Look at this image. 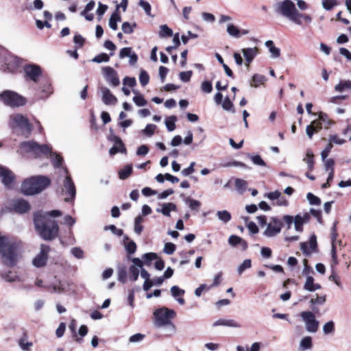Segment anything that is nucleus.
<instances>
[{"label": "nucleus", "mask_w": 351, "mask_h": 351, "mask_svg": "<svg viewBox=\"0 0 351 351\" xmlns=\"http://www.w3.org/2000/svg\"><path fill=\"white\" fill-rule=\"evenodd\" d=\"M274 11L297 25H302V19L306 23H311L312 17L309 14L300 12L291 0H283L278 1L274 5Z\"/></svg>", "instance_id": "obj_1"}, {"label": "nucleus", "mask_w": 351, "mask_h": 351, "mask_svg": "<svg viewBox=\"0 0 351 351\" xmlns=\"http://www.w3.org/2000/svg\"><path fill=\"white\" fill-rule=\"evenodd\" d=\"M34 223L36 232L43 239L51 241L58 236V222L47 217V215H43V211H38L34 214Z\"/></svg>", "instance_id": "obj_2"}, {"label": "nucleus", "mask_w": 351, "mask_h": 351, "mask_svg": "<svg viewBox=\"0 0 351 351\" xmlns=\"http://www.w3.org/2000/svg\"><path fill=\"white\" fill-rule=\"evenodd\" d=\"M22 250L21 241H10L8 237L0 234V255L4 265L14 267L18 262Z\"/></svg>", "instance_id": "obj_3"}, {"label": "nucleus", "mask_w": 351, "mask_h": 351, "mask_svg": "<svg viewBox=\"0 0 351 351\" xmlns=\"http://www.w3.org/2000/svg\"><path fill=\"white\" fill-rule=\"evenodd\" d=\"M51 146L46 144L40 145L36 141H28L20 144V153L25 157L32 158H48L51 153Z\"/></svg>", "instance_id": "obj_4"}, {"label": "nucleus", "mask_w": 351, "mask_h": 351, "mask_svg": "<svg viewBox=\"0 0 351 351\" xmlns=\"http://www.w3.org/2000/svg\"><path fill=\"white\" fill-rule=\"evenodd\" d=\"M50 179L44 176H32L23 181L21 192L25 195L38 194L50 185Z\"/></svg>", "instance_id": "obj_5"}, {"label": "nucleus", "mask_w": 351, "mask_h": 351, "mask_svg": "<svg viewBox=\"0 0 351 351\" xmlns=\"http://www.w3.org/2000/svg\"><path fill=\"white\" fill-rule=\"evenodd\" d=\"M10 125L15 132L26 138L30 135L32 130V125L28 119L21 114L10 117Z\"/></svg>", "instance_id": "obj_6"}, {"label": "nucleus", "mask_w": 351, "mask_h": 351, "mask_svg": "<svg viewBox=\"0 0 351 351\" xmlns=\"http://www.w3.org/2000/svg\"><path fill=\"white\" fill-rule=\"evenodd\" d=\"M176 316V312L172 309L162 307L156 310L154 313V324L157 327H162L167 325H171L174 328L175 326L171 322V319Z\"/></svg>", "instance_id": "obj_7"}, {"label": "nucleus", "mask_w": 351, "mask_h": 351, "mask_svg": "<svg viewBox=\"0 0 351 351\" xmlns=\"http://www.w3.org/2000/svg\"><path fill=\"white\" fill-rule=\"evenodd\" d=\"M35 85L34 87V96L38 99H46L53 93L51 82L48 78H42Z\"/></svg>", "instance_id": "obj_8"}, {"label": "nucleus", "mask_w": 351, "mask_h": 351, "mask_svg": "<svg viewBox=\"0 0 351 351\" xmlns=\"http://www.w3.org/2000/svg\"><path fill=\"white\" fill-rule=\"evenodd\" d=\"M0 100L6 106L18 107L25 105V99L12 90H4L0 94Z\"/></svg>", "instance_id": "obj_9"}, {"label": "nucleus", "mask_w": 351, "mask_h": 351, "mask_svg": "<svg viewBox=\"0 0 351 351\" xmlns=\"http://www.w3.org/2000/svg\"><path fill=\"white\" fill-rule=\"evenodd\" d=\"M25 79L27 82L38 83L42 78L41 68L36 64H27L24 66Z\"/></svg>", "instance_id": "obj_10"}, {"label": "nucleus", "mask_w": 351, "mask_h": 351, "mask_svg": "<svg viewBox=\"0 0 351 351\" xmlns=\"http://www.w3.org/2000/svg\"><path fill=\"white\" fill-rule=\"evenodd\" d=\"M300 316L305 324L306 330L311 333H315L317 331L319 321L315 318L314 313L311 311H303Z\"/></svg>", "instance_id": "obj_11"}, {"label": "nucleus", "mask_w": 351, "mask_h": 351, "mask_svg": "<svg viewBox=\"0 0 351 351\" xmlns=\"http://www.w3.org/2000/svg\"><path fill=\"white\" fill-rule=\"evenodd\" d=\"M283 226L282 221L277 217H271V221L267 224V228L263 232L266 237L271 238L279 234Z\"/></svg>", "instance_id": "obj_12"}, {"label": "nucleus", "mask_w": 351, "mask_h": 351, "mask_svg": "<svg viewBox=\"0 0 351 351\" xmlns=\"http://www.w3.org/2000/svg\"><path fill=\"white\" fill-rule=\"evenodd\" d=\"M63 171L66 174L65 178L63 182L64 189L66 195L69 196L64 198V201L68 202L74 200L76 195V189L74 182L71 179V177L69 175H68V171L66 168H64Z\"/></svg>", "instance_id": "obj_13"}, {"label": "nucleus", "mask_w": 351, "mask_h": 351, "mask_svg": "<svg viewBox=\"0 0 351 351\" xmlns=\"http://www.w3.org/2000/svg\"><path fill=\"white\" fill-rule=\"evenodd\" d=\"M0 178L7 189H12L15 185V176L12 171L0 165Z\"/></svg>", "instance_id": "obj_14"}, {"label": "nucleus", "mask_w": 351, "mask_h": 351, "mask_svg": "<svg viewBox=\"0 0 351 351\" xmlns=\"http://www.w3.org/2000/svg\"><path fill=\"white\" fill-rule=\"evenodd\" d=\"M49 252L50 247L47 245L42 244L39 254L33 259V265L36 267H44L47 263Z\"/></svg>", "instance_id": "obj_15"}, {"label": "nucleus", "mask_w": 351, "mask_h": 351, "mask_svg": "<svg viewBox=\"0 0 351 351\" xmlns=\"http://www.w3.org/2000/svg\"><path fill=\"white\" fill-rule=\"evenodd\" d=\"M131 261L133 265L128 269L129 279L132 282H135L139 276V269H142L143 261L139 258H132Z\"/></svg>", "instance_id": "obj_16"}, {"label": "nucleus", "mask_w": 351, "mask_h": 351, "mask_svg": "<svg viewBox=\"0 0 351 351\" xmlns=\"http://www.w3.org/2000/svg\"><path fill=\"white\" fill-rule=\"evenodd\" d=\"M103 75L109 84L112 86H117L120 82L117 71L112 67L106 66L103 68Z\"/></svg>", "instance_id": "obj_17"}, {"label": "nucleus", "mask_w": 351, "mask_h": 351, "mask_svg": "<svg viewBox=\"0 0 351 351\" xmlns=\"http://www.w3.org/2000/svg\"><path fill=\"white\" fill-rule=\"evenodd\" d=\"M12 207L15 213L19 214L26 213L29 212L31 208L29 203L27 200L22 198L13 200Z\"/></svg>", "instance_id": "obj_18"}, {"label": "nucleus", "mask_w": 351, "mask_h": 351, "mask_svg": "<svg viewBox=\"0 0 351 351\" xmlns=\"http://www.w3.org/2000/svg\"><path fill=\"white\" fill-rule=\"evenodd\" d=\"M317 237L315 234H312L308 243L302 242L300 243V249L304 255L309 256L311 252L317 251Z\"/></svg>", "instance_id": "obj_19"}, {"label": "nucleus", "mask_w": 351, "mask_h": 351, "mask_svg": "<svg viewBox=\"0 0 351 351\" xmlns=\"http://www.w3.org/2000/svg\"><path fill=\"white\" fill-rule=\"evenodd\" d=\"M19 62L16 58H9L5 60L4 65H2L1 70L4 73H14L19 67Z\"/></svg>", "instance_id": "obj_20"}, {"label": "nucleus", "mask_w": 351, "mask_h": 351, "mask_svg": "<svg viewBox=\"0 0 351 351\" xmlns=\"http://www.w3.org/2000/svg\"><path fill=\"white\" fill-rule=\"evenodd\" d=\"M102 101L106 105H114L117 102V97L113 95L110 90L106 87H101Z\"/></svg>", "instance_id": "obj_21"}, {"label": "nucleus", "mask_w": 351, "mask_h": 351, "mask_svg": "<svg viewBox=\"0 0 351 351\" xmlns=\"http://www.w3.org/2000/svg\"><path fill=\"white\" fill-rule=\"evenodd\" d=\"M242 53L247 65H249L257 56L258 49L256 47L244 48L242 49Z\"/></svg>", "instance_id": "obj_22"}, {"label": "nucleus", "mask_w": 351, "mask_h": 351, "mask_svg": "<svg viewBox=\"0 0 351 351\" xmlns=\"http://www.w3.org/2000/svg\"><path fill=\"white\" fill-rule=\"evenodd\" d=\"M161 208H157L156 212L162 213L163 215L166 217H170L171 211H176L177 206L175 204L169 202V203H163L161 204Z\"/></svg>", "instance_id": "obj_23"}, {"label": "nucleus", "mask_w": 351, "mask_h": 351, "mask_svg": "<svg viewBox=\"0 0 351 351\" xmlns=\"http://www.w3.org/2000/svg\"><path fill=\"white\" fill-rule=\"evenodd\" d=\"M224 326L232 328H240L241 324L234 319H219L213 323V326Z\"/></svg>", "instance_id": "obj_24"}, {"label": "nucleus", "mask_w": 351, "mask_h": 351, "mask_svg": "<svg viewBox=\"0 0 351 351\" xmlns=\"http://www.w3.org/2000/svg\"><path fill=\"white\" fill-rule=\"evenodd\" d=\"M184 198L183 200L184 203L189 207L191 210H194L198 212L201 207V202L197 199H194L191 198L190 197H184L182 195Z\"/></svg>", "instance_id": "obj_25"}, {"label": "nucleus", "mask_w": 351, "mask_h": 351, "mask_svg": "<svg viewBox=\"0 0 351 351\" xmlns=\"http://www.w3.org/2000/svg\"><path fill=\"white\" fill-rule=\"evenodd\" d=\"M304 289L308 291H315L316 290L320 289L321 285L319 284H315L313 278L309 276L306 277V282L304 285Z\"/></svg>", "instance_id": "obj_26"}, {"label": "nucleus", "mask_w": 351, "mask_h": 351, "mask_svg": "<svg viewBox=\"0 0 351 351\" xmlns=\"http://www.w3.org/2000/svg\"><path fill=\"white\" fill-rule=\"evenodd\" d=\"M50 157L51 162L55 168L60 167L63 162V158L58 154L52 152V149H51V153L49 154L48 158Z\"/></svg>", "instance_id": "obj_27"}, {"label": "nucleus", "mask_w": 351, "mask_h": 351, "mask_svg": "<svg viewBox=\"0 0 351 351\" xmlns=\"http://www.w3.org/2000/svg\"><path fill=\"white\" fill-rule=\"evenodd\" d=\"M265 46L268 48L272 58H276L280 56V50L279 48L274 46L272 40L266 41Z\"/></svg>", "instance_id": "obj_28"}, {"label": "nucleus", "mask_w": 351, "mask_h": 351, "mask_svg": "<svg viewBox=\"0 0 351 351\" xmlns=\"http://www.w3.org/2000/svg\"><path fill=\"white\" fill-rule=\"evenodd\" d=\"M158 258V256L156 253L149 252L143 254L142 256L143 266H150L152 265V262Z\"/></svg>", "instance_id": "obj_29"}, {"label": "nucleus", "mask_w": 351, "mask_h": 351, "mask_svg": "<svg viewBox=\"0 0 351 351\" xmlns=\"http://www.w3.org/2000/svg\"><path fill=\"white\" fill-rule=\"evenodd\" d=\"M234 184L237 191L240 193L243 194L247 189V182L241 178L234 179Z\"/></svg>", "instance_id": "obj_30"}, {"label": "nucleus", "mask_w": 351, "mask_h": 351, "mask_svg": "<svg viewBox=\"0 0 351 351\" xmlns=\"http://www.w3.org/2000/svg\"><path fill=\"white\" fill-rule=\"evenodd\" d=\"M314 156L313 152L311 149H307L306 153V157L303 160L306 163L308 169L312 171L314 168Z\"/></svg>", "instance_id": "obj_31"}, {"label": "nucleus", "mask_w": 351, "mask_h": 351, "mask_svg": "<svg viewBox=\"0 0 351 351\" xmlns=\"http://www.w3.org/2000/svg\"><path fill=\"white\" fill-rule=\"evenodd\" d=\"M216 215L219 220L224 223H228L232 219L231 214L226 210L217 211Z\"/></svg>", "instance_id": "obj_32"}, {"label": "nucleus", "mask_w": 351, "mask_h": 351, "mask_svg": "<svg viewBox=\"0 0 351 351\" xmlns=\"http://www.w3.org/2000/svg\"><path fill=\"white\" fill-rule=\"evenodd\" d=\"M346 89L351 90L350 80H340L339 83L335 86V90L342 93Z\"/></svg>", "instance_id": "obj_33"}, {"label": "nucleus", "mask_w": 351, "mask_h": 351, "mask_svg": "<svg viewBox=\"0 0 351 351\" xmlns=\"http://www.w3.org/2000/svg\"><path fill=\"white\" fill-rule=\"evenodd\" d=\"M265 81V76L260 74H254L252 77L250 85L254 87H258L261 84H263Z\"/></svg>", "instance_id": "obj_34"}, {"label": "nucleus", "mask_w": 351, "mask_h": 351, "mask_svg": "<svg viewBox=\"0 0 351 351\" xmlns=\"http://www.w3.org/2000/svg\"><path fill=\"white\" fill-rule=\"evenodd\" d=\"M128 269L125 265L119 266L117 269L118 280L124 284L127 281Z\"/></svg>", "instance_id": "obj_35"}, {"label": "nucleus", "mask_w": 351, "mask_h": 351, "mask_svg": "<svg viewBox=\"0 0 351 351\" xmlns=\"http://www.w3.org/2000/svg\"><path fill=\"white\" fill-rule=\"evenodd\" d=\"M119 152L123 154L126 153V148L123 143H121V145L119 143L114 144L109 150L110 156H113Z\"/></svg>", "instance_id": "obj_36"}, {"label": "nucleus", "mask_w": 351, "mask_h": 351, "mask_svg": "<svg viewBox=\"0 0 351 351\" xmlns=\"http://www.w3.org/2000/svg\"><path fill=\"white\" fill-rule=\"evenodd\" d=\"M132 173V165H128L119 171V177L121 180H125L128 178Z\"/></svg>", "instance_id": "obj_37"}, {"label": "nucleus", "mask_w": 351, "mask_h": 351, "mask_svg": "<svg viewBox=\"0 0 351 351\" xmlns=\"http://www.w3.org/2000/svg\"><path fill=\"white\" fill-rule=\"evenodd\" d=\"M144 221V218L142 215H139L135 218L134 220V232L140 235L143 230L142 223Z\"/></svg>", "instance_id": "obj_38"}, {"label": "nucleus", "mask_w": 351, "mask_h": 351, "mask_svg": "<svg viewBox=\"0 0 351 351\" xmlns=\"http://www.w3.org/2000/svg\"><path fill=\"white\" fill-rule=\"evenodd\" d=\"M1 276L5 281L9 282L21 281L20 278L16 274L11 271L2 274Z\"/></svg>", "instance_id": "obj_39"}, {"label": "nucleus", "mask_w": 351, "mask_h": 351, "mask_svg": "<svg viewBox=\"0 0 351 351\" xmlns=\"http://www.w3.org/2000/svg\"><path fill=\"white\" fill-rule=\"evenodd\" d=\"M312 346V338L311 337H305L300 341V348L303 350L311 349Z\"/></svg>", "instance_id": "obj_40"}, {"label": "nucleus", "mask_w": 351, "mask_h": 351, "mask_svg": "<svg viewBox=\"0 0 351 351\" xmlns=\"http://www.w3.org/2000/svg\"><path fill=\"white\" fill-rule=\"evenodd\" d=\"M173 36V31L167 25L160 26L159 36L160 38L171 37Z\"/></svg>", "instance_id": "obj_41"}, {"label": "nucleus", "mask_w": 351, "mask_h": 351, "mask_svg": "<svg viewBox=\"0 0 351 351\" xmlns=\"http://www.w3.org/2000/svg\"><path fill=\"white\" fill-rule=\"evenodd\" d=\"M76 326H77V322H76L75 319H72L69 325V328L71 330V332L73 335V337L75 338V341L79 343H81L83 341V339L79 338L77 336Z\"/></svg>", "instance_id": "obj_42"}, {"label": "nucleus", "mask_w": 351, "mask_h": 351, "mask_svg": "<svg viewBox=\"0 0 351 351\" xmlns=\"http://www.w3.org/2000/svg\"><path fill=\"white\" fill-rule=\"evenodd\" d=\"M227 32L228 34L234 38H239L240 37V30L237 27L234 25L230 23L227 26Z\"/></svg>", "instance_id": "obj_43"}, {"label": "nucleus", "mask_w": 351, "mask_h": 351, "mask_svg": "<svg viewBox=\"0 0 351 351\" xmlns=\"http://www.w3.org/2000/svg\"><path fill=\"white\" fill-rule=\"evenodd\" d=\"M176 121L177 118L176 116H170L165 120V125L169 132H172L176 129L175 123Z\"/></svg>", "instance_id": "obj_44"}, {"label": "nucleus", "mask_w": 351, "mask_h": 351, "mask_svg": "<svg viewBox=\"0 0 351 351\" xmlns=\"http://www.w3.org/2000/svg\"><path fill=\"white\" fill-rule=\"evenodd\" d=\"M121 21V17L117 14L114 13L111 15L109 20V26L113 30L117 29V22Z\"/></svg>", "instance_id": "obj_45"}, {"label": "nucleus", "mask_w": 351, "mask_h": 351, "mask_svg": "<svg viewBox=\"0 0 351 351\" xmlns=\"http://www.w3.org/2000/svg\"><path fill=\"white\" fill-rule=\"evenodd\" d=\"M252 267V261L250 259H245L243 263L237 268L239 275H241L244 271Z\"/></svg>", "instance_id": "obj_46"}, {"label": "nucleus", "mask_w": 351, "mask_h": 351, "mask_svg": "<svg viewBox=\"0 0 351 351\" xmlns=\"http://www.w3.org/2000/svg\"><path fill=\"white\" fill-rule=\"evenodd\" d=\"M322 4L324 10L330 11L337 5V0H322Z\"/></svg>", "instance_id": "obj_47"}, {"label": "nucleus", "mask_w": 351, "mask_h": 351, "mask_svg": "<svg viewBox=\"0 0 351 351\" xmlns=\"http://www.w3.org/2000/svg\"><path fill=\"white\" fill-rule=\"evenodd\" d=\"M293 221H294V226H295V230L298 232H302L303 230L302 226L305 223L302 219L301 215H295L293 219Z\"/></svg>", "instance_id": "obj_48"}, {"label": "nucleus", "mask_w": 351, "mask_h": 351, "mask_svg": "<svg viewBox=\"0 0 351 351\" xmlns=\"http://www.w3.org/2000/svg\"><path fill=\"white\" fill-rule=\"evenodd\" d=\"M139 81L143 86H146L149 83V76L146 71L143 69L141 70L139 75Z\"/></svg>", "instance_id": "obj_49"}, {"label": "nucleus", "mask_w": 351, "mask_h": 351, "mask_svg": "<svg viewBox=\"0 0 351 351\" xmlns=\"http://www.w3.org/2000/svg\"><path fill=\"white\" fill-rule=\"evenodd\" d=\"M222 107L225 110L227 111H231L232 112H234L235 111L233 104L228 96L225 97L222 103Z\"/></svg>", "instance_id": "obj_50"}, {"label": "nucleus", "mask_w": 351, "mask_h": 351, "mask_svg": "<svg viewBox=\"0 0 351 351\" xmlns=\"http://www.w3.org/2000/svg\"><path fill=\"white\" fill-rule=\"evenodd\" d=\"M110 60V57L105 53H101L97 56H96L92 61L93 62L101 63V62H108Z\"/></svg>", "instance_id": "obj_51"}, {"label": "nucleus", "mask_w": 351, "mask_h": 351, "mask_svg": "<svg viewBox=\"0 0 351 351\" xmlns=\"http://www.w3.org/2000/svg\"><path fill=\"white\" fill-rule=\"evenodd\" d=\"M138 5L145 10V12L147 16H153L151 13V5L147 1H145V0H140L138 2Z\"/></svg>", "instance_id": "obj_52"}, {"label": "nucleus", "mask_w": 351, "mask_h": 351, "mask_svg": "<svg viewBox=\"0 0 351 351\" xmlns=\"http://www.w3.org/2000/svg\"><path fill=\"white\" fill-rule=\"evenodd\" d=\"M136 26V23L131 25L129 22H124L122 24L121 29L125 34H132L134 32L133 28Z\"/></svg>", "instance_id": "obj_53"}, {"label": "nucleus", "mask_w": 351, "mask_h": 351, "mask_svg": "<svg viewBox=\"0 0 351 351\" xmlns=\"http://www.w3.org/2000/svg\"><path fill=\"white\" fill-rule=\"evenodd\" d=\"M170 291H171L172 296L174 298H179L178 296H182V295H184V294L185 293L184 289H182L176 285L171 287Z\"/></svg>", "instance_id": "obj_54"}, {"label": "nucleus", "mask_w": 351, "mask_h": 351, "mask_svg": "<svg viewBox=\"0 0 351 351\" xmlns=\"http://www.w3.org/2000/svg\"><path fill=\"white\" fill-rule=\"evenodd\" d=\"M201 90L206 94L210 93L213 91V84L211 82L204 81L201 84Z\"/></svg>", "instance_id": "obj_55"}, {"label": "nucleus", "mask_w": 351, "mask_h": 351, "mask_svg": "<svg viewBox=\"0 0 351 351\" xmlns=\"http://www.w3.org/2000/svg\"><path fill=\"white\" fill-rule=\"evenodd\" d=\"M125 248L128 254H132L136 250V245L134 241H129L127 243H125Z\"/></svg>", "instance_id": "obj_56"}, {"label": "nucleus", "mask_w": 351, "mask_h": 351, "mask_svg": "<svg viewBox=\"0 0 351 351\" xmlns=\"http://www.w3.org/2000/svg\"><path fill=\"white\" fill-rule=\"evenodd\" d=\"M317 120L322 123L324 128H328L331 124V121L328 119V115L324 112H320L319 114Z\"/></svg>", "instance_id": "obj_57"}, {"label": "nucleus", "mask_w": 351, "mask_h": 351, "mask_svg": "<svg viewBox=\"0 0 351 351\" xmlns=\"http://www.w3.org/2000/svg\"><path fill=\"white\" fill-rule=\"evenodd\" d=\"M156 128V125L147 124L146 125V127L145 128V129H143L142 130V132L147 136H152L154 134Z\"/></svg>", "instance_id": "obj_58"}, {"label": "nucleus", "mask_w": 351, "mask_h": 351, "mask_svg": "<svg viewBox=\"0 0 351 351\" xmlns=\"http://www.w3.org/2000/svg\"><path fill=\"white\" fill-rule=\"evenodd\" d=\"M250 159L255 165L266 167L265 162L261 158V157L259 155L251 156Z\"/></svg>", "instance_id": "obj_59"}, {"label": "nucleus", "mask_w": 351, "mask_h": 351, "mask_svg": "<svg viewBox=\"0 0 351 351\" xmlns=\"http://www.w3.org/2000/svg\"><path fill=\"white\" fill-rule=\"evenodd\" d=\"M306 197L311 205H319L321 204L320 199L311 193H308Z\"/></svg>", "instance_id": "obj_60"}, {"label": "nucleus", "mask_w": 351, "mask_h": 351, "mask_svg": "<svg viewBox=\"0 0 351 351\" xmlns=\"http://www.w3.org/2000/svg\"><path fill=\"white\" fill-rule=\"evenodd\" d=\"M176 249V245L172 243H167L164 247V252L167 254H173Z\"/></svg>", "instance_id": "obj_61"}, {"label": "nucleus", "mask_w": 351, "mask_h": 351, "mask_svg": "<svg viewBox=\"0 0 351 351\" xmlns=\"http://www.w3.org/2000/svg\"><path fill=\"white\" fill-rule=\"evenodd\" d=\"M71 253L77 259L84 258V252L80 247H75L71 250Z\"/></svg>", "instance_id": "obj_62"}, {"label": "nucleus", "mask_w": 351, "mask_h": 351, "mask_svg": "<svg viewBox=\"0 0 351 351\" xmlns=\"http://www.w3.org/2000/svg\"><path fill=\"white\" fill-rule=\"evenodd\" d=\"M241 237L237 236V235H231L230 236L228 239V243L232 247H235L237 245H239L240 242L241 241Z\"/></svg>", "instance_id": "obj_63"}, {"label": "nucleus", "mask_w": 351, "mask_h": 351, "mask_svg": "<svg viewBox=\"0 0 351 351\" xmlns=\"http://www.w3.org/2000/svg\"><path fill=\"white\" fill-rule=\"evenodd\" d=\"M192 74L191 71H182L180 73L179 77L181 81L188 82L190 81Z\"/></svg>", "instance_id": "obj_64"}]
</instances>
